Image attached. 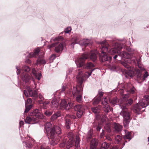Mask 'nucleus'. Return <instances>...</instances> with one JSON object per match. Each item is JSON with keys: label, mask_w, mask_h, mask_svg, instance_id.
<instances>
[{"label": "nucleus", "mask_w": 149, "mask_h": 149, "mask_svg": "<svg viewBox=\"0 0 149 149\" xmlns=\"http://www.w3.org/2000/svg\"><path fill=\"white\" fill-rule=\"evenodd\" d=\"M144 98V100L135 105L133 107V110L137 114L140 113V111L142 108L149 105V95H145Z\"/></svg>", "instance_id": "obj_6"}, {"label": "nucleus", "mask_w": 149, "mask_h": 149, "mask_svg": "<svg viewBox=\"0 0 149 149\" xmlns=\"http://www.w3.org/2000/svg\"><path fill=\"white\" fill-rule=\"evenodd\" d=\"M56 56L54 54H52L49 58V60L51 62H52L56 58Z\"/></svg>", "instance_id": "obj_44"}, {"label": "nucleus", "mask_w": 149, "mask_h": 149, "mask_svg": "<svg viewBox=\"0 0 149 149\" xmlns=\"http://www.w3.org/2000/svg\"><path fill=\"white\" fill-rule=\"evenodd\" d=\"M67 93L71 96H73L74 97L76 96V101L79 103H81L82 102V95L83 92L81 89H79L77 87H74L72 92L71 89H69Z\"/></svg>", "instance_id": "obj_9"}, {"label": "nucleus", "mask_w": 149, "mask_h": 149, "mask_svg": "<svg viewBox=\"0 0 149 149\" xmlns=\"http://www.w3.org/2000/svg\"><path fill=\"white\" fill-rule=\"evenodd\" d=\"M21 76L22 80L26 83L29 82L31 78V76L27 74H26L24 75L22 74Z\"/></svg>", "instance_id": "obj_19"}, {"label": "nucleus", "mask_w": 149, "mask_h": 149, "mask_svg": "<svg viewBox=\"0 0 149 149\" xmlns=\"http://www.w3.org/2000/svg\"><path fill=\"white\" fill-rule=\"evenodd\" d=\"M88 53V57L90 54V58L92 61H95L97 59V56L95 51H91L90 52H86L85 53Z\"/></svg>", "instance_id": "obj_18"}, {"label": "nucleus", "mask_w": 149, "mask_h": 149, "mask_svg": "<svg viewBox=\"0 0 149 149\" xmlns=\"http://www.w3.org/2000/svg\"><path fill=\"white\" fill-rule=\"evenodd\" d=\"M68 136L69 138L66 143V148L68 149H69L72 147L74 143V139H73V134L72 132H70L68 133Z\"/></svg>", "instance_id": "obj_12"}, {"label": "nucleus", "mask_w": 149, "mask_h": 149, "mask_svg": "<svg viewBox=\"0 0 149 149\" xmlns=\"http://www.w3.org/2000/svg\"><path fill=\"white\" fill-rule=\"evenodd\" d=\"M38 97L41 100H42L44 99V97L40 93L39 94Z\"/></svg>", "instance_id": "obj_62"}, {"label": "nucleus", "mask_w": 149, "mask_h": 149, "mask_svg": "<svg viewBox=\"0 0 149 149\" xmlns=\"http://www.w3.org/2000/svg\"><path fill=\"white\" fill-rule=\"evenodd\" d=\"M30 68L29 67L27 66L24 65L22 67V70L25 72H28L30 70Z\"/></svg>", "instance_id": "obj_39"}, {"label": "nucleus", "mask_w": 149, "mask_h": 149, "mask_svg": "<svg viewBox=\"0 0 149 149\" xmlns=\"http://www.w3.org/2000/svg\"><path fill=\"white\" fill-rule=\"evenodd\" d=\"M80 38V36L79 35H74L73 38H72V40L74 42H72L71 45V46H73L75 44H79V42L80 41L79 39Z\"/></svg>", "instance_id": "obj_20"}, {"label": "nucleus", "mask_w": 149, "mask_h": 149, "mask_svg": "<svg viewBox=\"0 0 149 149\" xmlns=\"http://www.w3.org/2000/svg\"><path fill=\"white\" fill-rule=\"evenodd\" d=\"M121 139L122 137L121 136L119 135H117L115 137V143H118L121 141Z\"/></svg>", "instance_id": "obj_31"}, {"label": "nucleus", "mask_w": 149, "mask_h": 149, "mask_svg": "<svg viewBox=\"0 0 149 149\" xmlns=\"http://www.w3.org/2000/svg\"><path fill=\"white\" fill-rule=\"evenodd\" d=\"M92 41L88 39H83L79 42V44L81 46H86L92 44Z\"/></svg>", "instance_id": "obj_14"}, {"label": "nucleus", "mask_w": 149, "mask_h": 149, "mask_svg": "<svg viewBox=\"0 0 149 149\" xmlns=\"http://www.w3.org/2000/svg\"><path fill=\"white\" fill-rule=\"evenodd\" d=\"M101 120L102 122H104L106 121L108 119L106 115H105L102 116Z\"/></svg>", "instance_id": "obj_50"}, {"label": "nucleus", "mask_w": 149, "mask_h": 149, "mask_svg": "<svg viewBox=\"0 0 149 149\" xmlns=\"http://www.w3.org/2000/svg\"><path fill=\"white\" fill-rule=\"evenodd\" d=\"M85 106L84 105H82L79 104L75 106L74 107V109L77 111V116L79 118L81 117L83 113L84 110L85 109Z\"/></svg>", "instance_id": "obj_11"}, {"label": "nucleus", "mask_w": 149, "mask_h": 149, "mask_svg": "<svg viewBox=\"0 0 149 149\" xmlns=\"http://www.w3.org/2000/svg\"><path fill=\"white\" fill-rule=\"evenodd\" d=\"M71 122L70 120L68 119H65V125L67 129H69L70 128V125L71 124Z\"/></svg>", "instance_id": "obj_35"}, {"label": "nucleus", "mask_w": 149, "mask_h": 149, "mask_svg": "<svg viewBox=\"0 0 149 149\" xmlns=\"http://www.w3.org/2000/svg\"><path fill=\"white\" fill-rule=\"evenodd\" d=\"M40 52V51L39 48L36 49L34 52L29 53L28 56L29 58L37 57L39 55V53Z\"/></svg>", "instance_id": "obj_17"}, {"label": "nucleus", "mask_w": 149, "mask_h": 149, "mask_svg": "<svg viewBox=\"0 0 149 149\" xmlns=\"http://www.w3.org/2000/svg\"><path fill=\"white\" fill-rule=\"evenodd\" d=\"M29 95L30 97H33L34 99H35L38 97V93L36 90L33 91H32L30 92L29 93Z\"/></svg>", "instance_id": "obj_26"}, {"label": "nucleus", "mask_w": 149, "mask_h": 149, "mask_svg": "<svg viewBox=\"0 0 149 149\" xmlns=\"http://www.w3.org/2000/svg\"><path fill=\"white\" fill-rule=\"evenodd\" d=\"M127 89L129 90L130 93L131 94H134L136 91L135 88L131 84H128L127 85Z\"/></svg>", "instance_id": "obj_22"}, {"label": "nucleus", "mask_w": 149, "mask_h": 149, "mask_svg": "<svg viewBox=\"0 0 149 149\" xmlns=\"http://www.w3.org/2000/svg\"><path fill=\"white\" fill-rule=\"evenodd\" d=\"M88 58V53L83 54L80 58L77 59L75 61V63L77 66L79 68L83 66V68L88 69L91 68L94 66V65L91 63L89 62L86 64H84L86 59Z\"/></svg>", "instance_id": "obj_3"}, {"label": "nucleus", "mask_w": 149, "mask_h": 149, "mask_svg": "<svg viewBox=\"0 0 149 149\" xmlns=\"http://www.w3.org/2000/svg\"><path fill=\"white\" fill-rule=\"evenodd\" d=\"M121 63L124 66V67L128 69L130 68V66L127 63L124 62H121Z\"/></svg>", "instance_id": "obj_40"}, {"label": "nucleus", "mask_w": 149, "mask_h": 149, "mask_svg": "<svg viewBox=\"0 0 149 149\" xmlns=\"http://www.w3.org/2000/svg\"><path fill=\"white\" fill-rule=\"evenodd\" d=\"M66 141V139H64L63 141V142L61 143L60 144V147H63L65 146V144L66 143H65V142Z\"/></svg>", "instance_id": "obj_52"}, {"label": "nucleus", "mask_w": 149, "mask_h": 149, "mask_svg": "<svg viewBox=\"0 0 149 149\" xmlns=\"http://www.w3.org/2000/svg\"><path fill=\"white\" fill-rule=\"evenodd\" d=\"M71 30V27H68L65 29L64 30V32L66 33H69L70 32Z\"/></svg>", "instance_id": "obj_48"}, {"label": "nucleus", "mask_w": 149, "mask_h": 149, "mask_svg": "<svg viewBox=\"0 0 149 149\" xmlns=\"http://www.w3.org/2000/svg\"><path fill=\"white\" fill-rule=\"evenodd\" d=\"M111 45V46L109 45V48L108 50L107 51L109 54L113 55L117 53L122 58H126L127 59H129L130 58V54L127 52H120V50L123 48L121 44H119L115 42H113Z\"/></svg>", "instance_id": "obj_2"}, {"label": "nucleus", "mask_w": 149, "mask_h": 149, "mask_svg": "<svg viewBox=\"0 0 149 149\" xmlns=\"http://www.w3.org/2000/svg\"><path fill=\"white\" fill-rule=\"evenodd\" d=\"M109 100L111 104L113 106L116 104L118 101L116 97H114L112 99Z\"/></svg>", "instance_id": "obj_32"}, {"label": "nucleus", "mask_w": 149, "mask_h": 149, "mask_svg": "<svg viewBox=\"0 0 149 149\" xmlns=\"http://www.w3.org/2000/svg\"><path fill=\"white\" fill-rule=\"evenodd\" d=\"M139 69L136 68L134 69V72L138 80L141 81H144L149 76L148 72L142 67L139 66Z\"/></svg>", "instance_id": "obj_7"}, {"label": "nucleus", "mask_w": 149, "mask_h": 149, "mask_svg": "<svg viewBox=\"0 0 149 149\" xmlns=\"http://www.w3.org/2000/svg\"><path fill=\"white\" fill-rule=\"evenodd\" d=\"M120 107L122 109V111L120 113V114L122 116L123 119V124L125 127H127L129 123L130 120V113L128 110L127 108L125 105L122 106L119 105Z\"/></svg>", "instance_id": "obj_5"}, {"label": "nucleus", "mask_w": 149, "mask_h": 149, "mask_svg": "<svg viewBox=\"0 0 149 149\" xmlns=\"http://www.w3.org/2000/svg\"><path fill=\"white\" fill-rule=\"evenodd\" d=\"M42 76L41 74L40 73H38L36 74V75L35 76L36 78L38 80H40Z\"/></svg>", "instance_id": "obj_46"}, {"label": "nucleus", "mask_w": 149, "mask_h": 149, "mask_svg": "<svg viewBox=\"0 0 149 149\" xmlns=\"http://www.w3.org/2000/svg\"><path fill=\"white\" fill-rule=\"evenodd\" d=\"M61 133V129L58 126H54L52 129L50 135V144L51 145L54 146L58 143V135Z\"/></svg>", "instance_id": "obj_4"}, {"label": "nucleus", "mask_w": 149, "mask_h": 149, "mask_svg": "<svg viewBox=\"0 0 149 149\" xmlns=\"http://www.w3.org/2000/svg\"><path fill=\"white\" fill-rule=\"evenodd\" d=\"M109 44L108 42L103 41L100 43V47L101 51V54L100 56V59L103 62H106L107 65L109 67L111 70L114 71L117 68L115 65H111L110 64L112 58L110 56H108L107 55L106 52L108 50Z\"/></svg>", "instance_id": "obj_1"}, {"label": "nucleus", "mask_w": 149, "mask_h": 149, "mask_svg": "<svg viewBox=\"0 0 149 149\" xmlns=\"http://www.w3.org/2000/svg\"><path fill=\"white\" fill-rule=\"evenodd\" d=\"M91 110L93 113L96 115L98 114L100 111V109L97 107L92 108Z\"/></svg>", "instance_id": "obj_30"}, {"label": "nucleus", "mask_w": 149, "mask_h": 149, "mask_svg": "<svg viewBox=\"0 0 149 149\" xmlns=\"http://www.w3.org/2000/svg\"><path fill=\"white\" fill-rule=\"evenodd\" d=\"M56 44H54V43H53L51 45H49L48 46V47L49 48V49H50L51 48H52V47H53L54 46H55V45Z\"/></svg>", "instance_id": "obj_64"}, {"label": "nucleus", "mask_w": 149, "mask_h": 149, "mask_svg": "<svg viewBox=\"0 0 149 149\" xmlns=\"http://www.w3.org/2000/svg\"><path fill=\"white\" fill-rule=\"evenodd\" d=\"M24 94L26 97H28L29 96V93L27 91L24 90Z\"/></svg>", "instance_id": "obj_54"}, {"label": "nucleus", "mask_w": 149, "mask_h": 149, "mask_svg": "<svg viewBox=\"0 0 149 149\" xmlns=\"http://www.w3.org/2000/svg\"><path fill=\"white\" fill-rule=\"evenodd\" d=\"M24 146H25L27 148H31L32 145L31 143L29 142H24L23 143Z\"/></svg>", "instance_id": "obj_37"}, {"label": "nucleus", "mask_w": 149, "mask_h": 149, "mask_svg": "<svg viewBox=\"0 0 149 149\" xmlns=\"http://www.w3.org/2000/svg\"><path fill=\"white\" fill-rule=\"evenodd\" d=\"M97 145V140L96 139H94L91 142L90 145L91 149H94Z\"/></svg>", "instance_id": "obj_23"}, {"label": "nucleus", "mask_w": 149, "mask_h": 149, "mask_svg": "<svg viewBox=\"0 0 149 149\" xmlns=\"http://www.w3.org/2000/svg\"><path fill=\"white\" fill-rule=\"evenodd\" d=\"M29 114L31 117H27L25 119V122L26 123L30 124L32 120L35 121L38 118L42 119L43 118V115L40 113L38 109H36Z\"/></svg>", "instance_id": "obj_8"}, {"label": "nucleus", "mask_w": 149, "mask_h": 149, "mask_svg": "<svg viewBox=\"0 0 149 149\" xmlns=\"http://www.w3.org/2000/svg\"><path fill=\"white\" fill-rule=\"evenodd\" d=\"M80 142V138L79 135H77L76 136V146L77 147H78L79 146V143Z\"/></svg>", "instance_id": "obj_34"}, {"label": "nucleus", "mask_w": 149, "mask_h": 149, "mask_svg": "<svg viewBox=\"0 0 149 149\" xmlns=\"http://www.w3.org/2000/svg\"><path fill=\"white\" fill-rule=\"evenodd\" d=\"M52 125L50 123H47L45 126V129L46 130V132L47 133H49L50 134V131H51L52 127Z\"/></svg>", "instance_id": "obj_24"}, {"label": "nucleus", "mask_w": 149, "mask_h": 149, "mask_svg": "<svg viewBox=\"0 0 149 149\" xmlns=\"http://www.w3.org/2000/svg\"><path fill=\"white\" fill-rule=\"evenodd\" d=\"M32 72L33 75L35 76L36 75V74H37L36 71L34 68L32 69Z\"/></svg>", "instance_id": "obj_56"}, {"label": "nucleus", "mask_w": 149, "mask_h": 149, "mask_svg": "<svg viewBox=\"0 0 149 149\" xmlns=\"http://www.w3.org/2000/svg\"><path fill=\"white\" fill-rule=\"evenodd\" d=\"M105 129L109 132H110L111 131V124L110 123L106 124L104 127Z\"/></svg>", "instance_id": "obj_29"}, {"label": "nucleus", "mask_w": 149, "mask_h": 149, "mask_svg": "<svg viewBox=\"0 0 149 149\" xmlns=\"http://www.w3.org/2000/svg\"><path fill=\"white\" fill-rule=\"evenodd\" d=\"M67 117H70L71 118H72L73 119H75L76 118V117L74 115H72L68 114V115H67L66 116L65 118H66Z\"/></svg>", "instance_id": "obj_51"}, {"label": "nucleus", "mask_w": 149, "mask_h": 149, "mask_svg": "<svg viewBox=\"0 0 149 149\" xmlns=\"http://www.w3.org/2000/svg\"><path fill=\"white\" fill-rule=\"evenodd\" d=\"M67 88H68V87L66 84L65 83H63V84L62 86L61 91H65V89Z\"/></svg>", "instance_id": "obj_42"}, {"label": "nucleus", "mask_w": 149, "mask_h": 149, "mask_svg": "<svg viewBox=\"0 0 149 149\" xmlns=\"http://www.w3.org/2000/svg\"><path fill=\"white\" fill-rule=\"evenodd\" d=\"M64 45V42L61 43L58 46L55 47V51L57 53H59L62 51L63 50Z\"/></svg>", "instance_id": "obj_21"}, {"label": "nucleus", "mask_w": 149, "mask_h": 149, "mask_svg": "<svg viewBox=\"0 0 149 149\" xmlns=\"http://www.w3.org/2000/svg\"><path fill=\"white\" fill-rule=\"evenodd\" d=\"M16 68L17 70V75L19 74L21 72V70H20L19 66H16Z\"/></svg>", "instance_id": "obj_49"}, {"label": "nucleus", "mask_w": 149, "mask_h": 149, "mask_svg": "<svg viewBox=\"0 0 149 149\" xmlns=\"http://www.w3.org/2000/svg\"><path fill=\"white\" fill-rule=\"evenodd\" d=\"M73 103L72 101H71L70 102H67L66 110H68L71 108L73 106Z\"/></svg>", "instance_id": "obj_33"}, {"label": "nucleus", "mask_w": 149, "mask_h": 149, "mask_svg": "<svg viewBox=\"0 0 149 149\" xmlns=\"http://www.w3.org/2000/svg\"><path fill=\"white\" fill-rule=\"evenodd\" d=\"M57 118L55 114H53L51 117V119L52 120H54Z\"/></svg>", "instance_id": "obj_58"}, {"label": "nucleus", "mask_w": 149, "mask_h": 149, "mask_svg": "<svg viewBox=\"0 0 149 149\" xmlns=\"http://www.w3.org/2000/svg\"><path fill=\"white\" fill-rule=\"evenodd\" d=\"M126 74L130 77H132L133 76L134 74V71L129 70L126 72Z\"/></svg>", "instance_id": "obj_38"}, {"label": "nucleus", "mask_w": 149, "mask_h": 149, "mask_svg": "<svg viewBox=\"0 0 149 149\" xmlns=\"http://www.w3.org/2000/svg\"><path fill=\"white\" fill-rule=\"evenodd\" d=\"M58 105V103L55 100L52 101L51 104L50 105L51 107L53 109H55L57 107Z\"/></svg>", "instance_id": "obj_28"}, {"label": "nucleus", "mask_w": 149, "mask_h": 149, "mask_svg": "<svg viewBox=\"0 0 149 149\" xmlns=\"http://www.w3.org/2000/svg\"><path fill=\"white\" fill-rule=\"evenodd\" d=\"M63 38V37L61 36H59L58 37H56L55 38V39L54 40V41H59L60 40H61Z\"/></svg>", "instance_id": "obj_55"}, {"label": "nucleus", "mask_w": 149, "mask_h": 149, "mask_svg": "<svg viewBox=\"0 0 149 149\" xmlns=\"http://www.w3.org/2000/svg\"><path fill=\"white\" fill-rule=\"evenodd\" d=\"M133 102V100L130 99L129 100H128L127 102V104L128 105H131L132 103Z\"/></svg>", "instance_id": "obj_53"}, {"label": "nucleus", "mask_w": 149, "mask_h": 149, "mask_svg": "<svg viewBox=\"0 0 149 149\" xmlns=\"http://www.w3.org/2000/svg\"><path fill=\"white\" fill-rule=\"evenodd\" d=\"M101 97H98L94 100L93 103V104L94 105L98 104L101 100Z\"/></svg>", "instance_id": "obj_36"}, {"label": "nucleus", "mask_w": 149, "mask_h": 149, "mask_svg": "<svg viewBox=\"0 0 149 149\" xmlns=\"http://www.w3.org/2000/svg\"><path fill=\"white\" fill-rule=\"evenodd\" d=\"M101 129V125L100 124H98L97 126V128H96V129L97 131H100V130Z\"/></svg>", "instance_id": "obj_61"}, {"label": "nucleus", "mask_w": 149, "mask_h": 149, "mask_svg": "<svg viewBox=\"0 0 149 149\" xmlns=\"http://www.w3.org/2000/svg\"><path fill=\"white\" fill-rule=\"evenodd\" d=\"M102 103L104 106V111L105 112L108 113L111 111V107L107 105V98H105L104 99V100H102Z\"/></svg>", "instance_id": "obj_13"}, {"label": "nucleus", "mask_w": 149, "mask_h": 149, "mask_svg": "<svg viewBox=\"0 0 149 149\" xmlns=\"http://www.w3.org/2000/svg\"><path fill=\"white\" fill-rule=\"evenodd\" d=\"M44 114L47 116H49L52 114V112L50 111L49 110H47L44 112Z\"/></svg>", "instance_id": "obj_45"}, {"label": "nucleus", "mask_w": 149, "mask_h": 149, "mask_svg": "<svg viewBox=\"0 0 149 149\" xmlns=\"http://www.w3.org/2000/svg\"><path fill=\"white\" fill-rule=\"evenodd\" d=\"M26 91H28L29 93H30V92H31L32 91V89L29 86H28L26 87Z\"/></svg>", "instance_id": "obj_60"}, {"label": "nucleus", "mask_w": 149, "mask_h": 149, "mask_svg": "<svg viewBox=\"0 0 149 149\" xmlns=\"http://www.w3.org/2000/svg\"><path fill=\"white\" fill-rule=\"evenodd\" d=\"M113 128L115 132H120L123 128L122 125L118 123H115L113 125Z\"/></svg>", "instance_id": "obj_16"}, {"label": "nucleus", "mask_w": 149, "mask_h": 149, "mask_svg": "<svg viewBox=\"0 0 149 149\" xmlns=\"http://www.w3.org/2000/svg\"><path fill=\"white\" fill-rule=\"evenodd\" d=\"M125 134L124 137V139H129L130 140L132 139L131 133L125 130Z\"/></svg>", "instance_id": "obj_27"}, {"label": "nucleus", "mask_w": 149, "mask_h": 149, "mask_svg": "<svg viewBox=\"0 0 149 149\" xmlns=\"http://www.w3.org/2000/svg\"><path fill=\"white\" fill-rule=\"evenodd\" d=\"M50 102L48 101H46L44 102L43 103V107L44 109H46L47 107V105H48L50 103Z\"/></svg>", "instance_id": "obj_43"}, {"label": "nucleus", "mask_w": 149, "mask_h": 149, "mask_svg": "<svg viewBox=\"0 0 149 149\" xmlns=\"http://www.w3.org/2000/svg\"><path fill=\"white\" fill-rule=\"evenodd\" d=\"M32 107L31 105H29L28 106H26L25 110L24 111V113H27L30 110Z\"/></svg>", "instance_id": "obj_41"}, {"label": "nucleus", "mask_w": 149, "mask_h": 149, "mask_svg": "<svg viewBox=\"0 0 149 149\" xmlns=\"http://www.w3.org/2000/svg\"><path fill=\"white\" fill-rule=\"evenodd\" d=\"M99 94V97H101L103 96V93L100 90L98 92Z\"/></svg>", "instance_id": "obj_59"}, {"label": "nucleus", "mask_w": 149, "mask_h": 149, "mask_svg": "<svg viewBox=\"0 0 149 149\" xmlns=\"http://www.w3.org/2000/svg\"><path fill=\"white\" fill-rule=\"evenodd\" d=\"M55 114L56 115V116H57V118H58V117L60 116L61 115V113L60 111H58Z\"/></svg>", "instance_id": "obj_57"}, {"label": "nucleus", "mask_w": 149, "mask_h": 149, "mask_svg": "<svg viewBox=\"0 0 149 149\" xmlns=\"http://www.w3.org/2000/svg\"><path fill=\"white\" fill-rule=\"evenodd\" d=\"M67 104V102L65 100H61L60 104V108L62 109H65L66 110Z\"/></svg>", "instance_id": "obj_25"}, {"label": "nucleus", "mask_w": 149, "mask_h": 149, "mask_svg": "<svg viewBox=\"0 0 149 149\" xmlns=\"http://www.w3.org/2000/svg\"><path fill=\"white\" fill-rule=\"evenodd\" d=\"M93 132L92 130H89L88 133L87 137L88 139H90L92 135Z\"/></svg>", "instance_id": "obj_47"}, {"label": "nucleus", "mask_w": 149, "mask_h": 149, "mask_svg": "<svg viewBox=\"0 0 149 149\" xmlns=\"http://www.w3.org/2000/svg\"><path fill=\"white\" fill-rule=\"evenodd\" d=\"M45 54L44 52H43L42 53V55L41 57H40V56H39L38 59L37 60L36 62V65H42L45 64L46 62L45 60L43 58L44 57L43 55Z\"/></svg>", "instance_id": "obj_15"}, {"label": "nucleus", "mask_w": 149, "mask_h": 149, "mask_svg": "<svg viewBox=\"0 0 149 149\" xmlns=\"http://www.w3.org/2000/svg\"><path fill=\"white\" fill-rule=\"evenodd\" d=\"M24 124V122L22 120L19 123V127H22Z\"/></svg>", "instance_id": "obj_63"}, {"label": "nucleus", "mask_w": 149, "mask_h": 149, "mask_svg": "<svg viewBox=\"0 0 149 149\" xmlns=\"http://www.w3.org/2000/svg\"><path fill=\"white\" fill-rule=\"evenodd\" d=\"M94 70V69H93L89 72H86L85 73L84 76L83 75V74L81 71H80L78 72V74L77 76V82L79 84V88L81 87V84L84 79V77L86 78H88Z\"/></svg>", "instance_id": "obj_10"}]
</instances>
